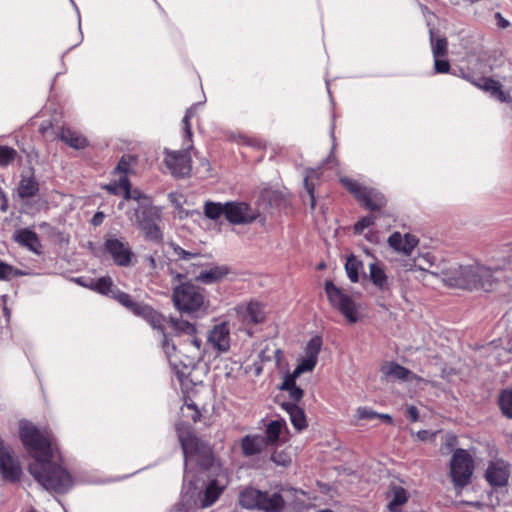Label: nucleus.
Segmentation results:
<instances>
[{"mask_svg": "<svg viewBox=\"0 0 512 512\" xmlns=\"http://www.w3.org/2000/svg\"><path fill=\"white\" fill-rule=\"evenodd\" d=\"M341 183L350 193L355 196L358 201L367 188L359 184L357 181L347 177L341 178Z\"/></svg>", "mask_w": 512, "mask_h": 512, "instance_id": "nucleus-42", "label": "nucleus"}, {"mask_svg": "<svg viewBox=\"0 0 512 512\" xmlns=\"http://www.w3.org/2000/svg\"><path fill=\"white\" fill-rule=\"evenodd\" d=\"M172 300L181 313L192 314L206 307L204 290L190 282L177 285L173 289Z\"/></svg>", "mask_w": 512, "mask_h": 512, "instance_id": "nucleus-3", "label": "nucleus"}, {"mask_svg": "<svg viewBox=\"0 0 512 512\" xmlns=\"http://www.w3.org/2000/svg\"><path fill=\"white\" fill-rule=\"evenodd\" d=\"M472 83L485 92H488L490 96L500 102H509L511 100L510 95L502 89V85L492 78L482 77L477 82L472 81Z\"/></svg>", "mask_w": 512, "mask_h": 512, "instance_id": "nucleus-16", "label": "nucleus"}, {"mask_svg": "<svg viewBox=\"0 0 512 512\" xmlns=\"http://www.w3.org/2000/svg\"><path fill=\"white\" fill-rule=\"evenodd\" d=\"M264 436L260 434L245 435L241 439V450L245 457H252L260 454L267 447Z\"/></svg>", "mask_w": 512, "mask_h": 512, "instance_id": "nucleus-17", "label": "nucleus"}, {"mask_svg": "<svg viewBox=\"0 0 512 512\" xmlns=\"http://www.w3.org/2000/svg\"><path fill=\"white\" fill-rule=\"evenodd\" d=\"M21 160L22 157L18 152L9 146L0 145V167H7L12 164L16 159Z\"/></svg>", "mask_w": 512, "mask_h": 512, "instance_id": "nucleus-38", "label": "nucleus"}, {"mask_svg": "<svg viewBox=\"0 0 512 512\" xmlns=\"http://www.w3.org/2000/svg\"><path fill=\"white\" fill-rule=\"evenodd\" d=\"M161 214V208L154 206L153 203L134 208V221L149 241L159 243L163 240V233L159 227Z\"/></svg>", "mask_w": 512, "mask_h": 512, "instance_id": "nucleus-4", "label": "nucleus"}, {"mask_svg": "<svg viewBox=\"0 0 512 512\" xmlns=\"http://www.w3.org/2000/svg\"><path fill=\"white\" fill-rule=\"evenodd\" d=\"M19 436L30 456L34 459L28 470L34 479L47 491L64 494L73 486L70 473L61 465L53 463L51 458L52 436L41 431L29 421L19 424Z\"/></svg>", "mask_w": 512, "mask_h": 512, "instance_id": "nucleus-1", "label": "nucleus"}, {"mask_svg": "<svg viewBox=\"0 0 512 512\" xmlns=\"http://www.w3.org/2000/svg\"><path fill=\"white\" fill-rule=\"evenodd\" d=\"M404 237H402L401 233L394 232L388 238V244L391 248H393L397 252L402 253Z\"/></svg>", "mask_w": 512, "mask_h": 512, "instance_id": "nucleus-47", "label": "nucleus"}, {"mask_svg": "<svg viewBox=\"0 0 512 512\" xmlns=\"http://www.w3.org/2000/svg\"><path fill=\"white\" fill-rule=\"evenodd\" d=\"M304 185H305L306 191L309 196L310 208H311V210H314L316 207V199L314 196V187L312 184L309 183L307 177L304 179Z\"/></svg>", "mask_w": 512, "mask_h": 512, "instance_id": "nucleus-55", "label": "nucleus"}, {"mask_svg": "<svg viewBox=\"0 0 512 512\" xmlns=\"http://www.w3.org/2000/svg\"><path fill=\"white\" fill-rule=\"evenodd\" d=\"M376 219L377 217L375 215H368L362 217L354 224V232L356 234H362L366 228L373 226L375 224Z\"/></svg>", "mask_w": 512, "mask_h": 512, "instance_id": "nucleus-45", "label": "nucleus"}, {"mask_svg": "<svg viewBox=\"0 0 512 512\" xmlns=\"http://www.w3.org/2000/svg\"><path fill=\"white\" fill-rule=\"evenodd\" d=\"M243 319L247 323L258 324L264 321L265 312L264 307L259 302L251 301L245 309Z\"/></svg>", "mask_w": 512, "mask_h": 512, "instance_id": "nucleus-27", "label": "nucleus"}, {"mask_svg": "<svg viewBox=\"0 0 512 512\" xmlns=\"http://www.w3.org/2000/svg\"><path fill=\"white\" fill-rule=\"evenodd\" d=\"M13 239L20 246L27 248L29 251L40 254L41 242L36 232L29 228H21L14 232Z\"/></svg>", "mask_w": 512, "mask_h": 512, "instance_id": "nucleus-15", "label": "nucleus"}, {"mask_svg": "<svg viewBox=\"0 0 512 512\" xmlns=\"http://www.w3.org/2000/svg\"><path fill=\"white\" fill-rule=\"evenodd\" d=\"M169 323L171 324L176 335H178V336H180V335L193 336L197 332V328H196L195 324L190 323L186 320L170 318Z\"/></svg>", "mask_w": 512, "mask_h": 512, "instance_id": "nucleus-31", "label": "nucleus"}, {"mask_svg": "<svg viewBox=\"0 0 512 512\" xmlns=\"http://www.w3.org/2000/svg\"><path fill=\"white\" fill-rule=\"evenodd\" d=\"M169 246L177 260L190 261L200 257V253L187 251L176 243H170Z\"/></svg>", "mask_w": 512, "mask_h": 512, "instance_id": "nucleus-41", "label": "nucleus"}, {"mask_svg": "<svg viewBox=\"0 0 512 512\" xmlns=\"http://www.w3.org/2000/svg\"><path fill=\"white\" fill-rule=\"evenodd\" d=\"M225 487L226 485L220 483L217 479L211 480L203 493V497L200 499L201 507L207 508L212 506L223 493Z\"/></svg>", "mask_w": 512, "mask_h": 512, "instance_id": "nucleus-23", "label": "nucleus"}, {"mask_svg": "<svg viewBox=\"0 0 512 512\" xmlns=\"http://www.w3.org/2000/svg\"><path fill=\"white\" fill-rule=\"evenodd\" d=\"M191 337V344L194 345L197 349H200L201 345H202V341L196 336V334H194L193 336H190Z\"/></svg>", "mask_w": 512, "mask_h": 512, "instance_id": "nucleus-64", "label": "nucleus"}, {"mask_svg": "<svg viewBox=\"0 0 512 512\" xmlns=\"http://www.w3.org/2000/svg\"><path fill=\"white\" fill-rule=\"evenodd\" d=\"M226 207L227 202L220 203V202H213V201H207L204 204V214L207 218L211 220H217L222 215L226 217Z\"/></svg>", "mask_w": 512, "mask_h": 512, "instance_id": "nucleus-32", "label": "nucleus"}, {"mask_svg": "<svg viewBox=\"0 0 512 512\" xmlns=\"http://www.w3.org/2000/svg\"><path fill=\"white\" fill-rule=\"evenodd\" d=\"M363 268V263L359 261L355 256H350L347 258L345 264V270L349 280L352 283H357L359 281V271Z\"/></svg>", "mask_w": 512, "mask_h": 512, "instance_id": "nucleus-37", "label": "nucleus"}, {"mask_svg": "<svg viewBox=\"0 0 512 512\" xmlns=\"http://www.w3.org/2000/svg\"><path fill=\"white\" fill-rule=\"evenodd\" d=\"M281 408L284 409L290 417L291 424L297 431L307 428L305 412L295 403L283 402Z\"/></svg>", "mask_w": 512, "mask_h": 512, "instance_id": "nucleus-22", "label": "nucleus"}, {"mask_svg": "<svg viewBox=\"0 0 512 512\" xmlns=\"http://www.w3.org/2000/svg\"><path fill=\"white\" fill-rule=\"evenodd\" d=\"M113 299L135 316L146 320L154 329H163V323L166 322L165 317L150 305L134 300L130 294L121 291L120 289H117L116 292L113 293Z\"/></svg>", "mask_w": 512, "mask_h": 512, "instance_id": "nucleus-5", "label": "nucleus"}, {"mask_svg": "<svg viewBox=\"0 0 512 512\" xmlns=\"http://www.w3.org/2000/svg\"><path fill=\"white\" fill-rule=\"evenodd\" d=\"M498 406L506 418L512 419V389H503L499 393Z\"/></svg>", "mask_w": 512, "mask_h": 512, "instance_id": "nucleus-34", "label": "nucleus"}, {"mask_svg": "<svg viewBox=\"0 0 512 512\" xmlns=\"http://www.w3.org/2000/svg\"><path fill=\"white\" fill-rule=\"evenodd\" d=\"M110 194L118 195L120 191L122 190V187L120 185V180L118 182L107 184L104 187Z\"/></svg>", "mask_w": 512, "mask_h": 512, "instance_id": "nucleus-59", "label": "nucleus"}, {"mask_svg": "<svg viewBox=\"0 0 512 512\" xmlns=\"http://www.w3.org/2000/svg\"><path fill=\"white\" fill-rule=\"evenodd\" d=\"M105 251L119 267H129L133 263L134 253L127 241L116 237H107L104 242Z\"/></svg>", "mask_w": 512, "mask_h": 512, "instance_id": "nucleus-11", "label": "nucleus"}, {"mask_svg": "<svg viewBox=\"0 0 512 512\" xmlns=\"http://www.w3.org/2000/svg\"><path fill=\"white\" fill-rule=\"evenodd\" d=\"M289 394V398L291 401H289L290 403H295L298 405V403L301 401V399L303 398V395H304V391L296 386V387H293L291 389H288L286 390Z\"/></svg>", "mask_w": 512, "mask_h": 512, "instance_id": "nucleus-52", "label": "nucleus"}, {"mask_svg": "<svg viewBox=\"0 0 512 512\" xmlns=\"http://www.w3.org/2000/svg\"><path fill=\"white\" fill-rule=\"evenodd\" d=\"M510 476V465L502 460L496 459L488 463L485 471V479L494 488L507 485Z\"/></svg>", "mask_w": 512, "mask_h": 512, "instance_id": "nucleus-12", "label": "nucleus"}, {"mask_svg": "<svg viewBox=\"0 0 512 512\" xmlns=\"http://www.w3.org/2000/svg\"><path fill=\"white\" fill-rule=\"evenodd\" d=\"M163 336L162 340V347L167 354V356L171 359L172 353L176 351V346L174 343L170 342V339L168 338V335L165 333L164 328L162 330H159Z\"/></svg>", "mask_w": 512, "mask_h": 512, "instance_id": "nucleus-50", "label": "nucleus"}, {"mask_svg": "<svg viewBox=\"0 0 512 512\" xmlns=\"http://www.w3.org/2000/svg\"><path fill=\"white\" fill-rule=\"evenodd\" d=\"M300 375L299 374H296L295 371H293L292 373L290 374H287L285 377H284V380L282 382V384L279 386V389L282 390V391H285V390H288V389H291L293 387H296V379L299 377Z\"/></svg>", "mask_w": 512, "mask_h": 512, "instance_id": "nucleus-49", "label": "nucleus"}, {"mask_svg": "<svg viewBox=\"0 0 512 512\" xmlns=\"http://www.w3.org/2000/svg\"><path fill=\"white\" fill-rule=\"evenodd\" d=\"M228 273L227 266H213L208 270L201 271L196 276V280L203 284H214L221 281Z\"/></svg>", "mask_w": 512, "mask_h": 512, "instance_id": "nucleus-25", "label": "nucleus"}, {"mask_svg": "<svg viewBox=\"0 0 512 512\" xmlns=\"http://www.w3.org/2000/svg\"><path fill=\"white\" fill-rule=\"evenodd\" d=\"M0 470L5 480L17 482L22 474V468L18 460L12 455L10 450L4 446L3 440L0 438Z\"/></svg>", "mask_w": 512, "mask_h": 512, "instance_id": "nucleus-13", "label": "nucleus"}, {"mask_svg": "<svg viewBox=\"0 0 512 512\" xmlns=\"http://www.w3.org/2000/svg\"><path fill=\"white\" fill-rule=\"evenodd\" d=\"M150 272H155L158 268V263L154 255H146L143 259Z\"/></svg>", "mask_w": 512, "mask_h": 512, "instance_id": "nucleus-57", "label": "nucleus"}, {"mask_svg": "<svg viewBox=\"0 0 512 512\" xmlns=\"http://www.w3.org/2000/svg\"><path fill=\"white\" fill-rule=\"evenodd\" d=\"M359 202L371 212H381L380 210L386 206L387 200L381 192L372 188H366Z\"/></svg>", "mask_w": 512, "mask_h": 512, "instance_id": "nucleus-19", "label": "nucleus"}, {"mask_svg": "<svg viewBox=\"0 0 512 512\" xmlns=\"http://www.w3.org/2000/svg\"><path fill=\"white\" fill-rule=\"evenodd\" d=\"M407 416L411 422H416L419 419V412L415 406H409L407 408Z\"/></svg>", "mask_w": 512, "mask_h": 512, "instance_id": "nucleus-60", "label": "nucleus"}, {"mask_svg": "<svg viewBox=\"0 0 512 512\" xmlns=\"http://www.w3.org/2000/svg\"><path fill=\"white\" fill-rule=\"evenodd\" d=\"M103 219H104V213L103 212H97L92 217L91 223L94 226H99L103 222Z\"/></svg>", "mask_w": 512, "mask_h": 512, "instance_id": "nucleus-62", "label": "nucleus"}, {"mask_svg": "<svg viewBox=\"0 0 512 512\" xmlns=\"http://www.w3.org/2000/svg\"><path fill=\"white\" fill-rule=\"evenodd\" d=\"M89 287L102 295L111 296L112 298L113 293L118 289L114 287L113 281L109 276H103L96 281H92Z\"/></svg>", "mask_w": 512, "mask_h": 512, "instance_id": "nucleus-29", "label": "nucleus"}, {"mask_svg": "<svg viewBox=\"0 0 512 512\" xmlns=\"http://www.w3.org/2000/svg\"><path fill=\"white\" fill-rule=\"evenodd\" d=\"M120 185L123 191V198L125 200H134L138 203L137 206H145L152 204V199L148 195L144 194L139 189H132L129 179L124 176L120 178Z\"/></svg>", "mask_w": 512, "mask_h": 512, "instance_id": "nucleus-21", "label": "nucleus"}, {"mask_svg": "<svg viewBox=\"0 0 512 512\" xmlns=\"http://www.w3.org/2000/svg\"><path fill=\"white\" fill-rule=\"evenodd\" d=\"M384 373L387 376L393 377L398 380L407 381L410 379L412 372L398 363L391 362L384 368Z\"/></svg>", "mask_w": 512, "mask_h": 512, "instance_id": "nucleus-33", "label": "nucleus"}, {"mask_svg": "<svg viewBox=\"0 0 512 512\" xmlns=\"http://www.w3.org/2000/svg\"><path fill=\"white\" fill-rule=\"evenodd\" d=\"M370 279L372 283L381 291L389 289L388 278L385 271L376 263L369 266Z\"/></svg>", "mask_w": 512, "mask_h": 512, "instance_id": "nucleus-28", "label": "nucleus"}, {"mask_svg": "<svg viewBox=\"0 0 512 512\" xmlns=\"http://www.w3.org/2000/svg\"><path fill=\"white\" fill-rule=\"evenodd\" d=\"M496 19V24L499 28L505 29L510 26V22L505 19L500 12H496L494 15Z\"/></svg>", "mask_w": 512, "mask_h": 512, "instance_id": "nucleus-58", "label": "nucleus"}, {"mask_svg": "<svg viewBox=\"0 0 512 512\" xmlns=\"http://www.w3.org/2000/svg\"><path fill=\"white\" fill-rule=\"evenodd\" d=\"M208 342L218 352H227L230 348V330L226 322L215 325L208 335Z\"/></svg>", "mask_w": 512, "mask_h": 512, "instance_id": "nucleus-14", "label": "nucleus"}, {"mask_svg": "<svg viewBox=\"0 0 512 512\" xmlns=\"http://www.w3.org/2000/svg\"><path fill=\"white\" fill-rule=\"evenodd\" d=\"M457 444V437L453 433H446L445 435V441H444V447L446 448L447 452H450L453 450V448Z\"/></svg>", "mask_w": 512, "mask_h": 512, "instance_id": "nucleus-56", "label": "nucleus"}, {"mask_svg": "<svg viewBox=\"0 0 512 512\" xmlns=\"http://www.w3.org/2000/svg\"><path fill=\"white\" fill-rule=\"evenodd\" d=\"M322 338L320 336H314L311 338L305 347V356L312 357L318 361V355L322 347Z\"/></svg>", "mask_w": 512, "mask_h": 512, "instance_id": "nucleus-40", "label": "nucleus"}, {"mask_svg": "<svg viewBox=\"0 0 512 512\" xmlns=\"http://www.w3.org/2000/svg\"><path fill=\"white\" fill-rule=\"evenodd\" d=\"M23 271L14 268L12 265H9L0 260V280H9L15 276L25 275Z\"/></svg>", "mask_w": 512, "mask_h": 512, "instance_id": "nucleus-43", "label": "nucleus"}, {"mask_svg": "<svg viewBox=\"0 0 512 512\" xmlns=\"http://www.w3.org/2000/svg\"><path fill=\"white\" fill-rule=\"evenodd\" d=\"M58 137L65 144L77 150L84 149L88 145V140L83 135L70 128H62Z\"/></svg>", "mask_w": 512, "mask_h": 512, "instance_id": "nucleus-24", "label": "nucleus"}, {"mask_svg": "<svg viewBox=\"0 0 512 512\" xmlns=\"http://www.w3.org/2000/svg\"><path fill=\"white\" fill-rule=\"evenodd\" d=\"M261 490L249 487L239 494V504L249 510H258L260 504Z\"/></svg>", "mask_w": 512, "mask_h": 512, "instance_id": "nucleus-26", "label": "nucleus"}, {"mask_svg": "<svg viewBox=\"0 0 512 512\" xmlns=\"http://www.w3.org/2000/svg\"><path fill=\"white\" fill-rule=\"evenodd\" d=\"M270 460L275 463L276 465H280V466H283V467H286L290 464L291 460L289 458V456L283 452V451H274L272 454H271V457H270Z\"/></svg>", "mask_w": 512, "mask_h": 512, "instance_id": "nucleus-48", "label": "nucleus"}, {"mask_svg": "<svg viewBox=\"0 0 512 512\" xmlns=\"http://www.w3.org/2000/svg\"><path fill=\"white\" fill-rule=\"evenodd\" d=\"M378 412L367 408V407H359L357 409V417L358 419L372 420L377 418Z\"/></svg>", "mask_w": 512, "mask_h": 512, "instance_id": "nucleus-51", "label": "nucleus"}, {"mask_svg": "<svg viewBox=\"0 0 512 512\" xmlns=\"http://www.w3.org/2000/svg\"><path fill=\"white\" fill-rule=\"evenodd\" d=\"M38 192L39 183L34 176V169L31 168V175H21V179L17 187V193L20 199L25 200L35 197Z\"/></svg>", "mask_w": 512, "mask_h": 512, "instance_id": "nucleus-20", "label": "nucleus"}, {"mask_svg": "<svg viewBox=\"0 0 512 512\" xmlns=\"http://www.w3.org/2000/svg\"><path fill=\"white\" fill-rule=\"evenodd\" d=\"M192 147V142H189L187 147L180 151H170L165 149L164 162L174 177L181 178L190 174L192 169L190 149Z\"/></svg>", "mask_w": 512, "mask_h": 512, "instance_id": "nucleus-9", "label": "nucleus"}, {"mask_svg": "<svg viewBox=\"0 0 512 512\" xmlns=\"http://www.w3.org/2000/svg\"><path fill=\"white\" fill-rule=\"evenodd\" d=\"M316 364L317 360L313 359L312 357L305 356L301 358L300 362L298 363L294 371L296 372V374L301 375L302 373L312 371L315 368Z\"/></svg>", "mask_w": 512, "mask_h": 512, "instance_id": "nucleus-44", "label": "nucleus"}, {"mask_svg": "<svg viewBox=\"0 0 512 512\" xmlns=\"http://www.w3.org/2000/svg\"><path fill=\"white\" fill-rule=\"evenodd\" d=\"M434 69L436 73H448L450 70V64L448 60L440 59V57L434 58Z\"/></svg>", "mask_w": 512, "mask_h": 512, "instance_id": "nucleus-53", "label": "nucleus"}, {"mask_svg": "<svg viewBox=\"0 0 512 512\" xmlns=\"http://www.w3.org/2000/svg\"><path fill=\"white\" fill-rule=\"evenodd\" d=\"M176 429L185 457V464L187 463L188 458H193L197 454H202L205 457L206 467H208L212 462L210 450L189 429H183L180 425H177Z\"/></svg>", "mask_w": 512, "mask_h": 512, "instance_id": "nucleus-8", "label": "nucleus"}, {"mask_svg": "<svg viewBox=\"0 0 512 512\" xmlns=\"http://www.w3.org/2000/svg\"><path fill=\"white\" fill-rule=\"evenodd\" d=\"M502 269H494L474 262L468 265H459L451 268L446 274L445 280L454 287L466 290L493 291L499 280Z\"/></svg>", "mask_w": 512, "mask_h": 512, "instance_id": "nucleus-2", "label": "nucleus"}, {"mask_svg": "<svg viewBox=\"0 0 512 512\" xmlns=\"http://www.w3.org/2000/svg\"><path fill=\"white\" fill-rule=\"evenodd\" d=\"M187 408L188 409H192L194 411L193 415H192V420L194 422H197L199 419H200V416H201V413L200 411L198 410L196 404L194 403H191V404H188L187 405Z\"/></svg>", "mask_w": 512, "mask_h": 512, "instance_id": "nucleus-61", "label": "nucleus"}, {"mask_svg": "<svg viewBox=\"0 0 512 512\" xmlns=\"http://www.w3.org/2000/svg\"><path fill=\"white\" fill-rule=\"evenodd\" d=\"M285 508V500L283 496L278 493H269L261 491L259 511L262 512H282Z\"/></svg>", "mask_w": 512, "mask_h": 512, "instance_id": "nucleus-18", "label": "nucleus"}, {"mask_svg": "<svg viewBox=\"0 0 512 512\" xmlns=\"http://www.w3.org/2000/svg\"><path fill=\"white\" fill-rule=\"evenodd\" d=\"M432 54L434 58L443 57L447 54L448 42L445 37H434L433 29L429 30Z\"/></svg>", "mask_w": 512, "mask_h": 512, "instance_id": "nucleus-35", "label": "nucleus"}, {"mask_svg": "<svg viewBox=\"0 0 512 512\" xmlns=\"http://www.w3.org/2000/svg\"><path fill=\"white\" fill-rule=\"evenodd\" d=\"M260 216L259 210L244 201H228L226 220L233 225H247L255 222Z\"/></svg>", "mask_w": 512, "mask_h": 512, "instance_id": "nucleus-10", "label": "nucleus"}, {"mask_svg": "<svg viewBox=\"0 0 512 512\" xmlns=\"http://www.w3.org/2000/svg\"><path fill=\"white\" fill-rule=\"evenodd\" d=\"M1 203H0V210L3 211V212H6L7 209H8V198L7 196L1 192Z\"/></svg>", "mask_w": 512, "mask_h": 512, "instance_id": "nucleus-63", "label": "nucleus"}, {"mask_svg": "<svg viewBox=\"0 0 512 512\" xmlns=\"http://www.w3.org/2000/svg\"><path fill=\"white\" fill-rule=\"evenodd\" d=\"M325 292L331 306L338 310L349 323L354 324L359 320L358 306L350 295L331 280L325 281Z\"/></svg>", "mask_w": 512, "mask_h": 512, "instance_id": "nucleus-6", "label": "nucleus"}, {"mask_svg": "<svg viewBox=\"0 0 512 512\" xmlns=\"http://www.w3.org/2000/svg\"><path fill=\"white\" fill-rule=\"evenodd\" d=\"M419 240L411 234L404 235V242L402 247V253L406 256H410L412 251L418 245Z\"/></svg>", "mask_w": 512, "mask_h": 512, "instance_id": "nucleus-46", "label": "nucleus"}, {"mask_svg": "<svg viewBox=\"0 0 512 512\" xmlns=\"http://www.w3.org/2000/svg\"><path fill=\"white\" fill-rule=\"evenodd\" d=\"M408 500L407 492L402 487H395L393 489V497L388 504L390 512H400V506L405 504Z\"/></svg>", "mask_w": 512, "mask_h": 512, "instance_id": "nucleus-36", "label": "nucleus"}, {"mask_svg": "<svg viewBox=\"0 0 512 512\" xmlns=\"http://www.w3.org/2000/svg\"><path fill=\"white\" fill-rule=\"evenodd\" d=\"M131 159L132 158L130 156H125V155L122 156L121 159L119 160L115 170L120 173L126 174L129 171Z\"/></svg>", "mask_w": 512, "mask_h": 512, "instance_id": "nucleus-54", "label": "nucleus"}, {"mask_svg": "<svg viewBox=\"0 0 512 512\" xmlns=\"http://www.w3.org/2000/svg\"><path fill=\"white\" fill-rule=\"evenodd\" d=\"M199 106V104H193L191 107H189L186 110V113L183 117L182 123H183V137L184 142H192V130H191V124L190 120L195 115L196 109Z\"/></svg>", "mask_w": 512, "mask_h": 512, "instance_id": "nucleus-39", "label": "nucleus"}, {"mask_svg": "<svg viewBox=\"0 0 512 512\" xmlns=\"http://www.w3.org/2000/svg\"><path fill=\"white\" fill-rule=\"evenodd\" d=\"M284 425L285 421L283 419L273 420L267 425L264 436L267 445H273L278 441Z\"/></svg>", "mask_w": 512, "mask_h": 512, "instance_id": "nucleus-30", "label": "nucleus"}, {"mask_svg": "<svg viewBox=\"0 0 512 512\" xmlns=\"http://www.w3.org/2000/svg\"><path fill=\"white\" fill-rule=\"evenodd\" d=\"M474 471L472 456L462 448L454 451L450 460V477L456 488H464L471 482Z\"/></svg>", "mask_w": 512, "mask_h": 512, "instance_id": "nucleus-7", "label": "nucleus"}]
</instances>
